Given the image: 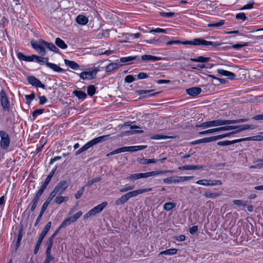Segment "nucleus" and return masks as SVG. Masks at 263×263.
Segmentation results:
<instances>
[{
	"mask_svg": "<svg viewBox=\"0 0 263 263\" xmlns=\"http://www.w3.org/2000/svg\"><path fill=\"white\" fill-rule=\"evenodd\" d=\"M140 60L139 57L138 56H131L127 57H123L120 58V62L122 63H126L128 64L133 63L134 60Z\"/></svg>",
	"mask_w": 263,
	"mask_h": 263,
	"instance_id": "nucleus-17",
	"label": "nucleus"
},
{
	"mask_svg": "<svg viewBox=\"0 0 263 263\" xmlns=\"http://www.w3.org/2000/svg\"><path fill=\"white\" fill-rule=\"evenodd\" d=\"M249 121L248 118H243L237 120H221L217 119L213 121H207L202 123L200 125H196V127L208 128L213 126H218L224 125H229L231 124H236L239 123L246 122Z\"/></svg>",
	"mask_w": 263,
	"mask_h": 263,
	"instance_id": "nucleus-1",
	"label": "nucleus"
},
{
	"mask_svg": "<svg viewBox=\"0 0 263 263\" xmlns=\"http://www.w3.org/2000/svg\"><path fill=\"white\" fill-rule=\"evenodd\" d=\"M236 18L238 20H241L242 21H245L247 20V17L245 13H239L236 15Z\"/></svg>",
	"mask_w": 263,
	"mask_h": 263,
	"instance_id": "nucleus-60",
	"label": "nucleus"
},
{
	"mask_svg": "<svg viewBox=\"0 0 263 263\" xmlns=\"http://www.w3.org/2000/svg\"><path fill=\"white\" fill-rule=\"evenodd\" d=\"M50 204V203L48 202L47 201H46L43 204L42 208H41V211L40 213H41V214H44V213H45V211L46 210V209H47L49 204Z\"/></svg>",
	"mask_w": 263,
	"mask_h": 263,
	"instance_id": "nucleus-61",
	"label": "nucleus"
},
{
	"mask_svg": "<svg viewBox=\"0 0 263 263\" xmlns=\"http://www.w3.org/2000/svg\"><path fill=\"white\" fill-rule=\"evenodd\" d=\"M176 206V203L174 202H166L164 204L163 209L166 211H170Z\"/></svg>",
	"mask_w": 263,
	"mask_h": 263,
	"instance_id": "nucleus-39",
	"label": "nucleus"
},
{
	"mask_svg": "<svg viewBox=\"0 0 263 263\" xmlns=\"http://www.w3.org/2000/svg\"><path fill=\"white\" fill-rule=\"evenodd\" d=\"M46 66L52 69L53 70L57 71V72H61L65 71V70L64 69L61 68L57 65L53 64V63H47Z\"/></svg>",
	"mask_w": 263,
	"mask_h": 263,
	"instance_id": "nucleus-24",
	"label": "nucleus"
},
{
	"mask_svg": "<svg viewBox=\"0 0 263 263\" xmlns=\"http://www.w3.org/2000/svg\"><path fill=\"white\" fill-rule=\"evenodd\" d=\"M45 41L43 40H39L37 42L32 41L31 45L32 48L38 51L42 55L46 54Z\"/></svg>",
	"mask_w": 263,
	"mask_h": 263,
	"instance_id": "nucleus-7",
	"label": "nucleus"
},
{
	"mask_svg": "<svg viewBox=\"0 0 263 263\" xmlns=\"http://www.w3.org/2000/svg\"><path fill=\"white\" fill-rule=\"evenodd\" d=\"M248 45V43H244L242 44H237L234 45L232 46V47L234 49H239L243 47L247 46Z\"/></svg>",
	"mask_w": 263,
	"mask_h": 263,
	"instance_id": "nucleus-62",
	"label": "nucleus"
},
{
	"mask_svg": "<svg viewBox=\"0 0 263 263\" xmlns=\"http://www.w3.org/2000/svg\"><path fill=\"white\" fill-rule=\"evenodd\" d=\"M82 214L83 213L82 211H79L74 215L70 217L71 220V222H73L77 221L82 215Z\"/></svg>",
	"mask_w": 263,
	"mask_h": 263,
	"instance_id": "nucleus-47",
	"label": "nucleus"
},
{
	"mask_svg": "<svg viewBox=\"0 0 263 263\" xmlns=\"http://www.w3.org/2000/svg\"><path fill=\"white\" fill-rule=\"evenodd\" d=\"M152 188L139 189L127 192L118 198L115 202L116 206L122 205L125 204L131 198L136 197L139 194L152 191Z\"/></svg>",
	"mask_w": 263,
	"mask_h": 263,
	"instance_id": "nucleus-2",
	"label": "nucleus"
},
{
	"mask_svg": "<svg viewBox=\"0 0 263 263\" xmlns=\"http://www.w3.org/2000/svg\"><path fill=\"white\" fill-rule=\"evenodd\" d=\"M67 197L60 196H57L54 199V202L58 204H60L64 202L67 201Z\"/></svg>",
	"mask_w": 263,
	"mask_h": 263,
	"instance_id": "nucleus-36",
	"label": "nucleus"
},
{
	"mask_svg": "<svg viewBox=\"0 0 263 263\" xmlns=\"http://www.w3.org/2000/svg\"><path fill=\"white\" fill-rule=\"evenodd\" d=\"M27 81H28L29 83L32 85L33 86L35 87H40L43 89L45 88V86L42 84L41 81L34 76H31L28 77Z\"/></svg>",
	"mask_w": 263,
	"mask_h": 263,
	"instance_id": "nucleus-12",
	"label": "nucleus"
},
{
	"mask_svg": "<svg viewBox=\"0 0 263 263\" xmlns=\"http://www.w3.org/2000/svg\"><path fill=\"white\" fill-rule=\"evenodd\" d=\"M140 128V127L138 126H137V125L131 126H130L131 130L126 131L125 132V133L127 135H134V134H138V133H140V134L141 133H143V130H134V129H137V128Z\"/></svg>",
	"mask_w": 263,
	"mask_h": 263,
	"instance_id": "nucleus-26",
	"label": "nucleus"
},
{
	"mask_svg": "<svg viewBox=\"0 0 263 263\" xmlns=\"http://www.w3.org/2000/svg\"><path fill=\"white\" fill-rule=\"evenodd\" d=\"M190 60L195 62L206 63L210 61V58L199 56L197 58H191Z\"/></svg>",
	"mask_w": 263,
	"mask_h": 263,
	"instance_id": "nucleus-25",
	"label": "nucleus"
},
{
	"mask_svg": "<svg viewBox=\"0 0 263 263\" xmlns=\"http://www.w3.org/2000/svg\"><path fill=\"white\" fill-rule=\"evenodd\" d=\"M170 171H156L149 172L144 173V177L145 178H148L151 176L158 175L159 174H162L166 173H170Z\"/></svg>",
	"mask_w": 263,
	"mask_h": 263,
	"instance_id": "nucleus-18",
	"label": "nucleus"
},
{
	"mask_svg": "<svg viewBox=\"0 0 263 263\" xmlns=\"http://www.w3.org/2000/svg\"><path fill=\"white\" fill-rule=\"evenodd\" d=\"M107 205V202H103L101 204H98L96 206L89 211H88L85 215L84 216V219H87L88 218L93 216L96 214L101 212L103 210L106 206Z\"/></svg>",
	"mask_w": 263,
	"mask_h": 263,
	"instance_id": "nucleus-6",
	"label": "nucleus"
},
{
	"mask_svg": "<svg viewBox=\"0 0 263 263\" xmlns=\"http://www.w3.org/2000/svg\"><path fill=\"white\" fill-rule=\"evenodd\" d=\"M51 226V222L49 221L48 222L45 227H44L43 230L41 232V233L40 235V236L39 237L38 240L36 243L34 250V254H36L39 251V248L41 246V245L42 243V242L46 235L47 233L49 231V229H50Z\"/></svg>",
	"mask_w": 263,
	"mask_h": 263,
	"instance_id": "nucleus-5",
	"label": "nucleus"
},
{
	"mask_svg": "<svg viewBox=\"0 0 263 263\" xmlns=\"http://www.w3.org/2000/svg\"><path fill=\"white\" fill-rule=\"evenodd\" d=\"M76 22L79 24L84 25L88 23V19L83 15H79L76 18Z\"/></svg>",
	"mask_w": 263,
	"mask_h": 263,
	"instance_id": "nucleus-23",
	"label": "nucleus"
},
{
	"mask_svg": "<svg viewBox=\"0 0 263 263\" xmlns=\"http://www.w3.org/2000/svg\"><path fill=\"white\" fill-rule=\"evenodd\" d=\"M85 189V186H83L81 189L78 190L77 193L75 194V198L78 199L81 198L82 196Z\"/></svg>",
	"mask_w": 263,
	"mask_h": 263,
	"instance_id": "nucleus-54",
	"label": "nucleus"
},
{
	"mask_svg": "<svg viewBox=\"0 0 263 263\" xmlns=\"http://www.w3.org/2000/svg\"><path fill=\"white\" fill-rule=\"evenodd\" d=\"M201 92V89L198 87H193L186 90V93L192 97H195Z\"/></svg>",
	"mask_w": 263,
	"mask_h": 263,
	"instance_id": "nucleus-13",
	"label": "nucleus"
},
{
	"mask_svg": "<svg viewBox=\"0 0 263 263\" xmlns=\"http://www.w3.org/2000/svg\"><path fill=\"white\" fill-rule=\"evenodd\" d=\"M69 183L65 180L60 181L54 188L53 190L58 194H62L68 187Z\"/></svg>",
	"mask_w": 263,
	"mask_h": 263,
	"instance_id": "nucleus-11",
	"label": "nucleus"
},
{
	"mask_svg": "<svg viewBox=\"0 0 263 263\" xmlns=\"http://www.w3.org/2000/svg\"><path fill=\"white\" fill-rule=\"evenodd\" d=\"M96 93V87L94 85H89L87 87V93L90 96H92Z\"/></svg>",
	"mask_w": 263,
	"mask_h": 263,
	"instance_id": "nucleus-42",
	"label": "nucleus"
},
{
	"mask_svg": "<svg viewBox=\"0 0 263 263\" xmlns=\"http://www.w3.org/2000/svg\"><path fill=\"white\" fill-rule=\"evenodd\" d=\"M36 61L40 63L41 65H43L45 64L46 65L47 63H49L48 62V58H43L39 56H36V58L35 59Z\"/></svg>",
	"mask_w": 263,
	"mask_h": 263,
	"instance_id": "nucleus-37",
	"label": "nucleus"
},
{
	"mask_svg": "<svg viewBox=\"0 0 263 263\" xmlns=\"http://www.w3.org/2000/svg\"><path fill=\"white\" fill-rule=\"evenodd\" d=\"M217 72L222 76L227 77L231 80H234L236 76L233 72L223 69H218Z\"/></svg>",
	"mask_w": 263,
	"mask_h": 263,
	"instance_id": "nucleus-14",
	"label": "nucleus"
},
{
	"mask_svg": "<svg viewBox=\"0 0 263 263\" xmlns=\"http://www.w3.org/2000/svg\"><path fill=\"white\" fill-rule=\"evenodd\" d=\"M122 65H119L117 63H111L109 64L106 67V72H110L113 71L114 70L117 69L119 66H122Z\"/></svg>",
	"mask_w": 263,
	"mask_h": 263,
	"instance_id": "nucleus-22",
	"label": "nucleus"
},
{
	"mask_svg": "<svg viewBox=\"0 0 263 263\" xmlns=\"http://www.w3.org/2000/svg\"><path fill=\"white\" fill-rule=\"evenodd\" d=\"M158 160L155 159H147L145 158H141L139 160V162L142 164H147L149 163H155Z\"/></svg>",
	"mask_w": 263,
	"mask_h": 263,
	"instance_id": "nucleus-30",
	"label": "nucleus"
},
{
	"mask_svg": "<svg viewBox=\"0 0 263 263\" xmlns=\"http://www.w3.org/2000/svg\"><path fill=\"white\" fill-rule=\"evenodd\" d=\"M109 135H104L96 138L86 143L81 148L84 152L98 143H102L109 139Z\"/></svg>",
	"mask_w": 263,
	"mask_h": 263,
	"instance_id": "nucleus-4",
	"label": "nucleus"
},
{
	"mask_svg": "<svg viewBox=\"0 0 263 263\" xmlns=\"http://www.w3.org/2000/svg\"><path fill=\"white\" fill-rule=\"evenodd\" d=\"M149 32H151V33L154 32V33H166V30L164 29H162V28H156V29H152L149 31Z\"/></svg>",
	"mask_w": 263,
	"mask_h": 263,
	"instance_id": "nucleus-59",
	"label": "nucleus"
},
{
	"mask_svg": "<svg viewBox=\"0 0 263 263\" xmlns=\"http://www.w3.org/2000/svg\"><path fill=\"white\" fill-rule=\"evenodd\" d=\"M135 80V77L132 75H128L125 77L124 81L126 83H130Z\"/></svg>",
	"mask_w": 263,
	"mask_h": 263,
	"instance_id": "nucleus-56",
	"label": "nucleus"
},
{
	"mask_svg": "<svg viewBox=\"0 0 263 263\" xmlns=\"http://www.w3.org/2000/svg\"><path fill=\"white\" fill-rule=\"evenodd\" d=\"M64 62L66 65L70 67V68L73 69V70H77L79 68L80 66L79 65L76 63L75 61H70L67 59L64 60Z\"/></svg>",
	"mask_w": 263,
	"mask_h": 263,
	"instance_id": "nucleus-19",
	"label": "nucleus"
},
{
	"mask_svg": "<svg viewBox=\"0 0 263 263\" xmlns=\"http://www.w3.org/2000/svg\"><path fill=\"white\" fill-rule=\"evenodd\" d=\"M154 89H150V90H138L136 91V93L138 95H141L143 94H146L148 93L149 92H151L152 91H154Z\"/></svg>",
	"mask_w": 263,
	"mask_h": 263,
	"instance_id": "nucleus-57",
	"label": "nucleus"
},
{
	"mask_svg": "<svg viewBox=\"0 0 263 263\" xmlns=\"http://www.w3.org/2000/svg\"><path fill=\"white\" fill-rule=\"evenodd\" d=\"M123 152H124V149H123V148H122V147H120L116 150H114V151L108 153L106 155V156L108 157V156H111L113 155H115V154L123 153Z\"/></svg>",
	"mask_w": 263,
	"mask_h": 263,
	"instance_id": "nucleus-46",
	"label": "nucleus"
},
{
	"mask_svg": "<svg viewBox=\"0 0 263 263\" xmlns=\"http://www.w3.org/2000/svg\"><path fill=\"white\" fill-rule=\"evenodd\" d=\"M224 24V21L220 20V21L214 23H210L207 25L208 27H219Z\"/></svg>",
	"mask_w": 263,
	"mask_h": 263,
	"instance_id": "nucleus-38",
	"label": "nucleus"
},
{
	"mask_svg": "<svg viewBox=\"0 0 263 263\" xmlns=\"http://www.w3.org/2000/svg\"><path fill=\"white\" fill-rule=\"evenodd\" d=\"M234 130L231 132H229V133H226V134H221V135H217V136H213L214 137V141H216V140H218L219 139H221L222 138H224L225 137H230V136L232 135H234Z\"/></svg>",
	"mask_w": 263,
	"mask_h": 263,
	"instance_id": "nucleus-32",
	"label": "nucleus"
},
{
	"mask_svg": "<svg viewBox=\"0 0 263 263\" xmlns=\"http://www.w3.org/2000/svg\"><path fill=\"white\" fill-rule=\"evenodd\" d=\"M220 194L219 193H212L210 191H208L204 194V196L208 198H216L219 196Z\"/></svg>",
	"mask_w": 263,
	"mask_h": 263,
	"instance_id": "nucleus-34",
	"label": "nucleus"
},
{
	"mask_svg": "<svg viewBox=\"0 0 263 263\" xmlns=\"http://www.w3.org/2000/svg\"><path fill=\"white\" fill-rule=\"evenodd\" d=\"M1 137V147L2 149H6L8 148L10 144V138L8 134L4 131H0Z\"/></svg>",
	"mask_w": 263,
	"mask_h": 263,
	"instance_id": "nucleus-8",
	"label": "nucleus"
},
{
	"mask_svg": "<svg viewBox=\"0 0 263 263\" xmlns=\"http://www.w3.org/2000/svg\"><path fill=\"white\" fill-rule=\"evenodd\" d=\"M141 178H145L144 173L133 174L126 177L127 180L134 181Z\"/></svg>",
	"mask_w": 263,
	"mask_h": 263,
	"instance_id": "nucleus-21",
	"label": "nucleus"
},
{
	"mask_svg": "<svg viewBox=\"0 0 263 263\" xmlns=\"http://www.w3.org/2000/svg\"><path fill=\"white\" fill-rule=\"evenodd\" d=\"M1 103L4 109L9 110L10 107V103L6 93L4 90L2 89L0 92Z\"/></svg>",
	"mask_w": 263,
	"mask_h": 263,
	"instance_id": "nucleus-10",
	"label": "nucleus"
},
{
	"mask_svg": "<svg viewBox=\"0 0 263 263\" xmlns=\"http://www.w3.org/2000/svg\"><path fill=\"white\" fill-rule=\"evenodd\" d=\"M160 14L161 16L164 17H172L175 15L174 12H160Z\"/></svg>",
	"mask_w": 263,
	"mask_h": 263,
	"instance_id": "nucleus-55",
	"label": "nucleus"
},
{
	"mask_svg": "<svg viewBox=\"0 0 263 263\" xmlns=\"http://www.w3.org/2000/svg\"><path fill=\"white\" fill-rule=\"evenodd\" d=\"M172 138V137L164 136L162 135H155L151 137V139L159 140V139H167Z\"/></svg>",
	"mask_w": 263,
	"mask_h": 263,
	"instance_id": "nucleus-40",
	"label": "nucleus"
},
{
	"mask_svg": "<svg viewBox=\"0 0 263 263\" xmlns=\"http://www.w3.org/2000/svg\"><path fill=\"white\" fill-rule=\"evenodd\" d=\"M39 201V199H36L34 197L33 198L31 203L28 206L27 209H28L30 207V211L31 212H33L36 208V206H37Z\"/></svg>",
	"mask_w": 263,
	"mask_h": 263,
	"instance_id": "nucleus-33",
	"label": "nucleus"
},
{
	"mask_svg": "<svg viewBox=\"0 0 263 263\" xmlns=\"http://www.w3.org/2000/svg\"><path fill=\"white\" fill-rule=\"evenodd\" d=\"M72 93L80 100H84L87 97L86 94L81 90H75Z\"/></svg>",
	"mask_w": 263,
	"mask_h": 263,
	"instance_id": "nucleus-27",
	"label": "nucleus"
},
{
	"mask_svg": "<svg viewBox=\"0 0 263 263\" xmlns=\"http://www.w3.org/2000/svg\"><path fill=\"white\" fill-rule=\"evenodd\" d=\"M183 43L184 45H201L203 46H211L213 48H216L222 44V43L218 42L208 41L201 38L195 39L193 41H186Z\"/></svg>",
	"mask_w": 263,
	"mask_h": 263,
	"instance_id": "nucleus-3",
	"label": "nucleus"
},
{
	"mask_svg": "<svg viewBox=\"0 0 263 263\" xmlns=\"http://www.w3.org/2000/svg\"><path fill=\"white\" fill-rule=\"evenodd\" d=\"M212 141H214L213 136L210 137L204 138H202L201 139L197 140V142H198L199 143H209V142H211Z\"/></svg>",
	"mask_w": 263,
	"mask_h": 263,
	"instance_id": "nucleus-41",
	"label": "nucleus"
},
{
	"mask_svg": "<svg viewBox=\"0 0 263 263\" xmlns=\"http://www.w3.org/2000/svg\"><path fill=\"white\" fill-rule=\"evenodd\" d=\"M254 5V1H251L248 4L243 6L240 9V10L251 9L253 8Z\"/></svg>",
	"mask_w": 263,
	"mask_h": 263,
	"instance_id": "nucleus-50",
	"label": "nucleus"
},
{
	"mask_svg": "<svg viewBox=\"0 0 263 263\" xmlns=\"http://www.w3.org/2000/svg\"><path fill=\"white\" fill-rule=\"evenodd\" d=\"M99 71L97 68H94L91 71H84L79 74L80 77L84 80H92L96 78L97 73Z\"/></svg>",
	"mask_w": 263,
	"mask_h": 263,
	"instance_id": "nucleus-9",
	"label": "nucleus"
},
{
	"mask_svg": "<svg viewBox=\"0 0 263 263\" xmlns=\"http://www.w3.org/2000/svg\"><path fill=\"white\" fill-rule=\"evenodd\" d=\"M215 132H217L216 128L210 129L202 131V132H199V135H206V134H212V133H213Z\"/></svg>",
	"mask_w": 263,
	"mask_h": 263,
	"instance_id": "nucleus-53",
	"label": "nucleus"
},
{
	"mask_svg": "<svg viewBox=\"0 0 263 263\" xmlns=\"http://www.w3.org/2000/svg\"><path fill=\"white\" fill-rule=\"evenodd\" d=\"M58 194L54 190H53L49 194V197L47 198V201L48 202L50 203L51 201Z\"/></svg>",
	"mask_w": 263,
	"mask_h": 263,
	"instance_id": "nucleus-58",
	"label": "nucleus"
},
{
	"mask_svg": "<svg viewBox=\"0 0 263 263\" xmlns=\"http://www.w3.org/2000/svg\"><path fill=\"white\" fill-rule=\"evenodd\" d=\"M122 148H123V149H124V152H135L137 151L136 146H124V147H122Z\"/></svg>",
	"mask_w": 263,
	"mask_h": 263,
	"instance_id": "nucleus-45",
	"label": "nucleus"
},
{
	"mask_svg": "<svg viewBox=\"0 0 263 263\" xmlns=\"http://www.w3.org/2000/svg\"><path fill=\"white\" fill-rule=\"evenodd\" d=\"M101 178L100 177H96L91 180H89L88 181L87 183L86 184V186H90L93 183H96V182H98L100 181H101Z\"/></svg>",
	"mask_w": 263,
	"mask_h": 263,
	"instance_id": "nucleus-51",
	"label": "nucleus"
},
{
	"mask_svg": "<svg viewBox=\"0 0 263 263\" xmlns=\"http://www.w3.org/2000/svg\"><path fill=\"white\" fill-rule=\"evenodd\" d=\"M44 111V109H36L32 112V117L34 119L39 115H41Z\"/></svg>",
	"mask_w": 263,
	"mask_h": 263,
	"instance_id": "nucleus-52",
	"label": "nucleus"
},
{
	"mask_svg": "<svg viewBox=\"0 0 263 263\" xmlns=\"http://www.w3.org/2000/svg\"><path fill=\"white\" fill-rule=\"evenodd\" d=\"M141 59L143 61L155 62V61H157L161 60V58H160V57L154 56V55H146V54H145V55H143L141 57Z\"/></svg>",
	"mask_w": 263,
	"mask_h": 263,
	"instance_id": "nucleus-20",
	"label": "nucleus"
},
{
	"mask_svg": "<svg viewBox=\"0 0 263 263\" xmlns=\"http://www.w3.org/2000/svg\"><path fill=\"white\" fill-rule=\"evenodd\" d=\"M241 142V139H236L232 141L224 140L222 141H219L217 143V145L220 146H228L233 144Z\"/></svg>",
	"mask_w": 263,
	"mask_h": 263,
	"instance_id": "nucleus-15",
	"label": "nucleus"
},
{
	"mask_svg": "<svg viewBox=\"0 0 263 263\" xmlns=\"http://www.w3.org/2000/svg\"><path fill=\"white\" fill-rule=\"evenodd\" d=\"M55 45L62 49H65L67 48V45L64 41H63L61 39L58 37L55 39Z\"/></svg>",
	"mask_w": 263,
	"mask_h": 263,
	"instance_id": "nucleus-28",
	"label": "nucleus"
},
{
	"mask_svg": "<svg viewBox=\"0 0 263 263\" xmlns=\"http://www.w3.org/2000/svg\"><path fill=\"white\" fill-rule=\"evenodd\" d=\"M70 222H71V220L70 219V217H67L65 219V220L61 223L60 224L61 228H63L64 227H66L67 226H68L70 224Z\"/></svg>",
	"mask_w": 263,
	"mask_h": 263,
	"instance_id": "nucleus-48",
	"label": "nucleus"
},
{
	"mask_svg": "<svg viewBox=\"0 0 263 263\" xmlns=\"http://www.w3.org/2000/svg\"><path fill=\"white\" fill-rule=\"evenodd\" d=\"M135 189V185H125L124 187L120 189L121 193H124L128 191H132Z\"/></svg>",
	"mask_w": 263,
	"mask_h": 263,
	"instance_id": "nucleus-44",
	"label": "nucleus"
},
{
	"mask_svg": "<svg viewBox=\"0 0 263 263\" xmlns=\"http://www.w3.org/2000/svg\"><path fill=\"white\" fill-rule=\"evenodd\" d=\"M178 250L176 249H170L163 251L160 253V254L172 255L177 254Z\"/></svg>",
	"mask_w": 263,
	"mask_h": 263,
	"instance_id": "nucleus-35",
	"label": "nucleus"
},
{
	"mask_svg": "<svg viewBox=\"0 0 263 263\" xmlns=\"http://www.w3.org/2000/svg\"><path fill=\"white\" fill-rule=\"evenodd\" d=\"M241 142L242 141H250V140H254V141H262L263 140V136L260 135L253 136V137H247L245 138H241Z\"/></svg>",
	"mask_w": 263,
	"mask_h": 263,
	"instance_id": "nucleus-31",
	"label": "nucleus"
},
{
	"mask_svg": "<svg viewBox=\"0 0 263 263\" xmlns=\"http://www.w3.org/2000/svg\"><path fill=\"white\" fill-rule=\"evenodd\" d=\"M256 128V126L254 125H249V124H244L241 125H239L238 129L236 130H234V134H237L240 132H242L243 130L251 129H254Z\"/></svg>",
	"mask_w": 263,
	"mask_h": 263,
	"instance_id": "nucleus-16",
	"label": "nucleus"
},
{
	"mask_svg": "<svg viewBox=\"0 0 263 263\" xmlns=\"http://www.w3.org/2000/svg\"><path fill=\"white\" fill-rule=\"evenodd\" d=\"M45 46L48 48L49 50L54 52L55 53H59V49L52 43H49L45 41Z\"/></svg>",
	"mask_w": 263,
	"mask_h": 263,
	"instance_id": "nucleus-29",
	"label": "nucleus"
},
{
	"mask_svg": "<svg viewBox=\"0 0 263 263\" xmlns=\"http://www.w3.org/2000/svg\"><path fill=\"white\" fill-rule=\"evenodd\" d=\"M54 259V258L52 255H47L46 256L44 263H50Z\"/></svg>",
	"mask_w": 263,
	"mask_h": 263,
	"instance_id": "nucleus-64",
	"label": "nucleus"
},
{
	"mask_svg": "<svg viewBox=\"0 0 263 263\" xmlns=\"http://www.w3.org/2000/svg\"><path fill=\"white\" fill-rule=\"evenodd\" d=\"M210 182H211L210 180H207V179H202L199 180L196 182V183L203 185L205 186H209L210 185Z\"/></svg>",
	"mask_w": 263,
	"mask_h": 263,
	"instance_id": "nucleus-49",
	"label": "nucleus"
},
{
	"mask_svg": "<svg viewBox=\"0 0 263 263\" xmlns=\"http://www.w3.org/2000/svg\"><path fill=\"white\" fill-rule=\"evenodd\" d=\"M25 98H26V103L28 105H29L31 103V102H32V101L34 99V98H35V94L33 92L30 95H26L25 96Z\"/></svg>",
	"mask_w": 263,
	"mask_h": 263,
	"instance_id": "nucleus-43",
	"label": "nucleus"
},
{
	"mask_svg": "<svg viewBox=\"0 0 263 263\" xmlns=\"http://www.w3.org/2000/svg\"><path fill=\"white\" fill-rule=\"evenodd\" d=\"M39 99H40V105H43L47 101L46 97L44 96H39Z\"/></svg>",
	"mask_w": 263,
	"mask_h": 263,
	"instance_id": "nucleus-63",
	"label": "nucleus"
}]
</instances>
